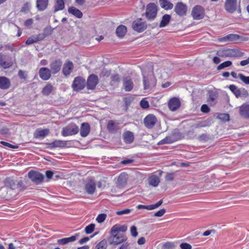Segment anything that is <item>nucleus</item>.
Wrapping results in <instances>:
<instances>
[{
	"instance_id": "nucleus-1",
	"label": "nucleus",
	"mask_w": 249,
	"mask_h": 249,
	"mask_svg": "<svg viewBox=\"0 0 249 249\" xmlns=\"http://www.w3.org/2000/svg\"><path fill=\"white\" fill-rule=\"evenodd\" d=\"M143 76V89L150 90L156 85L157 80L151 72L147 73L145 71H142Z\"/></svg>"
},
{
	"instance_id": "nucleus-2",
	"label": "nucleus",
	"mask_w": 249,
	"mask_h": 249,
	"mask_svg": "<svg viewBox=\"0 0 249 249\" xmlns=\"http://www.w3.org/2000/svg\"><path fill=\"white\" fill-rule=\"evenodd\" d=\"M216 54L220 57H238L242 56L244 53L237 49H224L217 51Z\"/></svg>"
},
{
	"instance_id": "nucleus-3",
	"label": "nucleus",
	"mask_w": 249,
	"mask_h": 249,
	"mask_svg": "<svg viewBox=\"0 0 249 249\" xmlns=\"http://www.w3.org/2000/svg\"><path fill=\"white\" fill-rule=\"evenodd\" d=\"M158 7L154 3H148L146 7L144 13L146 18L148 21H153L157 17Z\"/></svg>"
},
{
	"instance_id": "nucleus-4",
	"label": "nucleus",
	"mask_w": 249,
	"mask_h": 249,
	"mask_svg": "<svg viewBox=\"0 0 249 249\" xmlns=\"http://www.w3.org/2000/svg\"><path fill=\"white\" fill-rule=\"evenodd\" d=\"M110 233L111 235L108 238V241L110 245H118L125 242L127 240V237L124 234Z\"/></svg>"
},
{
	"instance_id": "nucleus-5",
	"label": "nucleus",
	"mask_w": 249,
	"mask_h": 249,
	"mask_svg": "<svg viewBox=\"0 0 249 249\" xmlns=\"http://www.w3.org/2000/svg\"><path fill=\"white\" fill-rule=\"evenodd\" d=\"M249 40L248 37H245L237 34H229L223 37L218 39L219 42H235L238 40L240 41H247Z\"/></svg>"
},
{
	"instance_id": "nucleus-6",
	"label": "nucleus",
	"mask_w": 249,
	"mask_h": 249,
	"mask_svg": "<svg viewBox=\"0 0 249 249\" xmlns=\"http://www.w3.org/2000/svg\"><path fill=\"white\" fill-rule=\"evenodd\" d=\"M14 60L7 53H0V66L4 69L11 68L14 64Z\"/></svg>"
},
{
	"instance_id": "nucleus-7",
	"label": "nucleus",
	"mask_w": 249,
	"mask_h": 249,
	"mask_svg": "<svg viewBox=\"0 0 249 249\" xmlns=\"http://www.w3.org/2000/svg\"><path fill=\"white\" fill-rule=\"evenodd\" d=\"M224 7L225 10L229 13H233L237 9L238 12L241 13L240 5H238L237 0H226Z\"/></svg>"
},
{
	"instance_id": "nucleus-8",
	"label": "nucleus",
	"mask_w": 249,
	"mask_h": 249,
	"mask_svg": "<svg viewBox=\"0 0 249 249\" xmlns=\"http://www.w3.org/2000/svg\"><path fill=\"white\" fill-rule=\"evenodd\" d=\"M132 27L134 31L142 33L146 29L147 25L142 18H138L132 22Z\"/></svg>"
},
{
	"instance_id": "nucleus-9",
	"label": "nucleus",
	"mask_w": 249,
	"mask_h": 249,
	"mask_svg": "<svg viewBox=\"0 0 249 249\" xmlns=\"http://www.w3.org/2000/svg\"><path fill=\"white\" fill-rule=\"evenodd\" d=\"M79 129L75 124H71L63 128L62 135L63 136H68L75 135L78 133Z\"/></svg>"
},
{
	"instance_id": "nucleus-10",
	"label": "nucleus",
	"mask_w": 249,
	"mask_h": 249,
	"mask_svg": "<svg viewBox=\"0 0 249 249\" xmlns=\"http://www.w3.org/2000/svg\"><path fill=\"white\" fill-rule=\"evenodd\" d=\"M204 8L201 5H196L193 7L191 15L195 20H200L203 19L205 16Z\"/></svg>"
},
{
	"instance_id": "nucleus-11",
	"label": "nucleus",
	"mask_w": 249,
	"mask_h": 249,
	"mask_svg": "<svg viewBox=\"0 0 249 249\" xmlns=\"http://www.w3.org/2000/svg\"><path fill=\"white\" fill-rule=\"evenodd\" d=\"M28 176L32 181L36 184L42 183L44 178L43 175L34 170L29 171L28 173Z\"/></svg>"
},
{
	"instance_id": "nucleus-12",
	"label": "nucleus",
	"mask_w": 249,
	"mask_h": 249,
	"mask_svg": "<svg viewBox=\"0 0 249 249\" xmlns=\"http://www.w3.org/2000/svg\"><path fill=\"white\" fill-rule=\"evenodd\" d=\"M229 89L237 98H247L249 96L248 92L244 88L238 89L235 85H231L229 86Z\"/></svg>"
},
{
	"instance_id": "nucleus-13",
	"label": "nucleus",
	"mask_w": 249,
	"mask_h": 249,
	"mask_svg": "<svg viewBox=\"0 0 249 249\" xmlns=\"http://www.w3.org/2000/svg\"><path fill=\"white\" fill-rule=\"evenodd\" d=\"M85 190L89 195L93 194L96 190V183L95 180L91 178H89L85 183Z\"/></svg>"
},
{
	"instance_id": "nucleus-14",
	"label": "nucleus",
	"mask_w": 249,
	"mask_h": 249,
	"mask_svg": "<svg viewBox=\"0 0 249 249\" xmlns=\"http://www.w3.org/2000/svg\"><path fill=\"white\" fill-rule=\"evenodd\" d=\"M85 87V80L81 77L78 76L74 78L72 84L73 90L77 91L83 89Z\"/></svg>"
},
{
	"instance_id": "nucleus-15",
	"label": "nucleus",
	"mask_w": 249,
	"mask_h": 249,
	"mask_svg": "<svg viewBox=\"0 0 249 249\" xmlns=\"http://www.w3.org/2000/svg\"><path fill=\"white\" fill-rule=\"evenodd\" d=\"M99 82L98 76L95 74H90L87 79V89H94Z\"/></svg>"
},
{
	"instance_id": "nucleus-16",
	"label": "nucleus",
	"mask_w": 249,
	"mask_h": 249,
	"mask_svg": "<svg viewBox=\"0 0 249 249\" xmlns=\"http://www.w3.org/2000/svg\"><path fill=\"white\" fill-rule=\"evenodd\" d=\"M174 11L178 15L183 16L186 14L187 7L183 2H178L175 5Z\"/></svg>"
},
{
	"instance_id": "nucleus-17",
	"label": "nucleus",
	"mask_w": 249,
	"mask_h": 249,
	"mask_svg": "<svg viewBox=\"0 0 249 249\" xmlns=\"http://www.w3.org/2000/svg\"><path fill=\"white\" fill-rule=\"evenodd\" d=\"M157 119L153 114L148 115L144 119V124L145 126L148 128H153L156 124Z\"/></svg>"
},
{
	"instance_id": "nucleus-18",
	"label": "nucleus",
	"mask_w": 249,
	"mask_h": 249,
	"mask_svg": "<svg viewBox=\"0 0 249 249\" xmlns=\"http://www.w3.org/2000/svg\"><path fill=\"white\" fill-rule=\"evenodd\" d=\"M128 178V176L126 173H121L118 178L116 182L117 186L119 188H123L127 184Z\"/></svg>"
},
{
	"instance_id": "nucleus-19",
	"label": "nucleus",
	"mask_w": 249,
	"mask_h": 249,
	"mask_svg": "<svg viewBox=\"0 0 249 249\" xmlns=\"http://www.w3.org/2000/svg\"><path fill=\"white\" fill-rule=\"evenodd\" d=\"M62 65V62L60 59L55 60L50 64V68L53 73L55 74L59 71Z\"/></svg>"
},
{
	"instance_id": "nucleus-20",
	"label": "nucleus",
	"mask_w": 249,
	"mask_h": 249,
	"mask_svg": "<svg viewBox=\"0 0 249 249\" xmlns=\"http://www.w3.org/2000/svg\"><path fill=\"white\" fill-rule=\"evenodd\" d=\"M73 69V64L71 61L67 60L64 63L62 69L63 74L67 76L70 75Z\"/></svg>"
},
{
	"instance_id": "nucleus-21",
	"label": "nucleus",
	"mask_w": 249,
	"mask_h": 249,
	"mask_svg": "<svg viewBox=\"0 0 249 249\" xmlns=\"http://www.w3.org/2000/svg\"><path fill=\"white\" fill-rule=\"evenodd\" d=\"M168 105L171 110L175 111L180 106V102L178 98L174 97L169 101Z\"/></svg>"
},
{
	"instance_id": "nucleus-22",
	"label": "nucleus",
	"mask_w": 249,
	"mask_h": 249,
	"mask_svg": "<svg viewBox=\"0 0 249 249\" xmlns=\"http://www.w3.org/2000/svg\"><path fill=\"white\" fill-rule=\"evenodd\" d=\"M123 86L126 91H130L133 89L134 84L132 79L129 76H126L124 78Z\"/></svg>"
},
{
	"instance_id": "nucleus-23",
	"label": "nucleus",
	"mask_w": 249,
	"mask_h": 249,
	"mask_svg": "<svg viewBox=\"0 0 249 249\" xmlns=\"http://www.w3.org/2000/svg\"><path fill=\"white\" fill-rule=\"evenodd\" d=\"M40 77L43 80H48L51 76V71L47 68H41L39 71Z\"/></svg>"
},
{
	"instance_id": "nucleus-24",
	"label": "nucleus",
	"mask_w": 249,
	"mask_h": 249,
	"mask_svg": "<svg viewBox=\"0 0 249 249\" xmlns=\"http://www.w3.org/2000/svg\"><path fill=\"white\" fill-rule=\"evenodd\" d=\"M90 127L89 124L87 123H83L81 124L80 133L82 137H87L90 132Z\"/></svg>"
},
{
	"instance_id": "nucleus-25",
	"label": "nucleus",
	"mask_w": 249,
	"mask_h": 249,
	"mask_svg": "<svg viewBox=\"0 0 249 249\" xmlns=\"http://www.w3.org/2000/svg\"><path fill=\"white\" fill-rule=\"evenodd\" d=\"M11 86V82L9 78L5 76H0V89H7Z\"/></svg>"
},
{
	"instance_id": "nucleus-26",
	"label": "nucleus",
	"mask_w": 249,
	"mask_h": 249,
	"mask_svg": "<svg viewBox=\"0 0 249 249\" xmlns=\"http://www.w3.org/2000/svg\"><path fill=\"white\" fill-rule=\"evenodd\" d=\"M124 142L127 144L132 143L134 140L133 133L130 131H125L123 135Z\"/></svg>"
},
{
	"instance_id": "nucleus-27",
	"label": "nucleus",
	"mask_w": 249,
	"mask_h": 249,
	"mask_svg": "<svg viewBox=\"0 0 249 249\" xmlns=\"http://www.w3.org/2000/svg\"><path fill=\"white\" fill-rule=\"evenodd\" d=\"M239 114L244 118H249V105L243 104L240 107Z\"/></svg>"
},
{
	"instance_id": "nucleus-28",
	"label": "nucleus",
	"mask_w": 249,
	"mask_h": 249,
	"mask_svg": "<svg viewBox=\"0 0 249 249\" xmlns=\"http://www.w3.org/2000/svg\"><path fill=\"white\" fill-rule=\"evenodd\" d=\"M148 183L153 187H157L160 182V178L155 175H151L148 178Z\"/></svg>"
},
{
	"instance_id": "nucleus-29",
	"label": "nucleus",
	"mask_w": 249,
	"mask_h": 249,
	"mask_svg": "<svg viewBox=\"0 0 249 249\" xmlns=\"http://www.w3.org/2000/svg\"><path fill=\"white\" fill-rule=\"evenodd\" d=\"M54 4L53 6V12L56 13L65 8V3L64 0H54Z\"/></svg>"
},
{
	"instance_id": "nucleus-30",
	"label": "nucleus",
	"mask_w": 249,
	"mask_h": 249,
	"mask_svg": "<svg viewBox=\"0 0 249 249\" xmlns=\"http://www.w3.org/2000/svg\"><path fill=\"white\" fill-rule=\"evenodd\" d=\"M47 144L49 145V147L51 148H56V147H64L66 146V142L56 140L51 143H48Z\"/></svg>"
},
{
	"instance_id": "nucleus-31",
	"label": "nucleus",
	"mask_w": 249,
	"mask_h": 249,
	"mask_svg": "<svg viewBox=\"0 0 249 249\" xmlns=\"http://www.w3.org/2000/svg\"><path fill=\"white\" fill-rule=\"evenodd\" d=\"M49 0H36V7L38 11L45 10L48 7Z\"/></svg>"
},
{
	"instance_id": "nucleus-32",
	"label": "nucleus",
	"mask_w": 249,
	"mask_h": 249,
	"mask_svg": "<svg viewBox=\"0 0 249 249\" xmlns=\"http://www.w3.org/2000/svg\"><path fill=\"white\" fill-rule=\"evenodd\" d=\"M127 229V226L125 225L120 226L118 225H115L111 228L110 232L120 233V232L126 231Z\"/></svg>"
},
{
	"instance_id": "nucleus-33",
	"label": "nucleus",
	"mask_w": 249,
	"mask_h": 249,
	"mask_svg": "<svg viewBox=\"0 0 249 249\" xmlns=\"http://www.w3.org/2000/svg\"><path fill=\"white\" fill-rule=\"evenodd\" d=\"M78 235H73L70 237L64 238L57 240V243L60 245H64L70 242H73L77 239Z\"/></svg>"
},
{
	"instance_id": "nucleus-34",
	"label": "nucleus",
	"mask_w": 249,
	"mask_h": 249,
	"mask_svg": "<svg viewBox=\"0 0 249 249\" xmlns=\"http://www.w3.org/2000/svg\"><path fill=\"white\" fill-rule=\"evenodd\" d=\"M68 12L79 18L83 17L82 12L73 6L70 7L68 8Z\"/></svg>"
},
{
	"instance_id": "nucleus-35",
	"label": "nucleus",
	"mask_w": 249,
	"mask_h": 249,
	"mask_svg": "<svg viewBox=\"0 0 249 249\" xmlns=\"http://www.w3.org/2000/svg\"><path fill=\"white\" fill-rule=\"evenodd\" d=\"M126 32L127 28L126 26L123 25L119 26L116 30V35L120 38L123 37L126 34Z\"/></svg>"
},
{
	"instance_id": "nucleus-36",
	"label": "nucleus",
	"mask_w": 249,
	"mask_h": 249,
	"mask_svg": "<svg viewBox=\"0 0 249 249\" xmlns=\"http://www.w3.org/2000/svg\"><path fill=\"white\" fill-rule=\"evenodd\" d=\"M49 130L48 129H37L34 133V136L36 138L45 137L48 135Z\"/></svg>"
},
{
	"instance_id": "nucleus-37",
	"label": "nucleus",
	"mask_w": 249,
	"mask_h": 249,
	"mask_svg": "<svg viewBox=\"0 0 249 249\" xmlns=\"http://www.w3.org/2000/svg\"><path fill=\"white\" fill-rule=\"evenodd\" d=\"M160 6L165 10L172 9L173 8V4L167 0H159Z\"/></svg>"
},
{
	"instance_id": "nucleus-38",
	"label": "nucleus",
	"mask_w": 249,
	"mask_h": 249,
	"mask_svg": "<svg viewBox=\"0 0 249 249\" xmlns=\"http://www.w3.org/2000/svg\"><path fill=\"white\" fill-rule=\"evenodd\" d=\"M171 16L168 14H165L163 15L162 17L161 20L160 24V27L162 28L167 26L171 20Z\"/></svg>"
},
{
	"instance_id": "nucleus-39",
	"label": "nucleus",
	"mask_w": 249,
	"mask_h": 249,
	"mask_svg": "<svg viewBox=\"0 0 249 249\" xmlns=\"http://www.w3.org/2000/svg\"><path fill=\"white\" fill-rule=\"evenodd\" d=\"M107 128L108 131L111 133L116 132L118 129L117 124H116L112 120L108 121L107 124Z\"/></svg>"
},
{
	"instance_id": "nucleus-40",
	"label": "nucleus",
	"mask_w": 249,
	"mask_h": 249,
	"mask_svg": "<svg viewBox=\"0 0 249 249\" xmlns=\"http://www.w3.org/2000/svg\"><path fill=\"white\" fill-rule=\"evenodd\" d=\"M176 140L174 135H171L166 137L164 139L159 142V144H163L165 143H171L175 142Z\"/></svg>"
},
{
	"instance_id": "nucleus-41",
	"label": "nucleus",
	"mask_w": 249,
	"mask_h": 249,
	"mask_svg": "<svg viewBox=\"0 0 249 249\" xmlns=\"http://www.w3.org/2000/svg\"><path fill=\"white\" fill-rule=\"evenodd\" d=\"M53 89V86L51 84H48L42 89V94L44 95H49Z\"/></svg>"
},
{
	"instance_id": "nucleus-42",
	"label": "nucleus",
	"mask_w": 249,
	"mask_h": 249,
	"mask_svg": "<svg viewBox=\"0 0 249 249\" xmlns=\"http://www.w3.org/2000/svg\"><path fill=\"white\" fill-rule=\"evenodd\" d=\"M217 118L223 122H227L230 120L229 115L227 113H220L217 115Z\"/></svg>"
},
{
	"instance_id": "nucleus-43",
	"label": "nucleus",
	"mask_w": 249,
	"mask_h": 249,
	"mask_svg": "<svg viewBox=\"0 0 249 249\" xmlns=\"http://www.w3.org/2000/svg\"><path fill=\"white\" fill-rule=\"evenodd\" d=\"M53 29L50 26H47L43 29V34L47 37L52 34Z\"/></svg>"
},
{
	"instance_id": "nucleus-44",
	"label": "nucleus",
	"mask_w": 249,
	"mask_h": 249,
	"mask_svg": "<svg viewBox=\"0 0 249 249\" xmlns=\"http://www.w3.org/2000/svg\"><path fill=\"white\" fill-rule=\"evenodd\" d=\"M2 46L0 47V48H1ZM3 47L4 48L5 50H9L11 52H14L17 51V48L13 44H7L4 45Z\"/></svg>"
},
{
	"instance_id": "nucleus-45",
	"label": "nucleus",
	"mask_w": 249,
	"mask_h": 249,
	"mask_svg": "<svg viewBox=\"0 0 249 249\" xmlns=\"http://www.w3.org/2000/svg\"><path fill=\"white\" fill-rule=\"evenodd\" d=\"M216 98V95L213 92H209L208 97V102L210 104H212L214 103V102Z\"/></svg>"
},
{
	"instance_id": "nucleus-46",
	"label": "nucleus",
	"mask_w": 249,
	"mask_h": 249,
	"mask_svg": "<svg viewBox=\"0 0 249 249\" xmlns=\"http://www.w3.org/2000/svg\"><path fill=\"white\" fill-rule=\"evenodd\" d=\"M107 243V242L105 239L102 240L96 246V249H106Z\"/></svg>"
},
{
	"instance_id": "nucleus-47",
	"label": "nucleus",
	"mask_w": 249,
	"mask_h": 249,
	"mask_svg": "<svg viewBox=\"0 0 249 249\" xmlns=\"http://www.w3.org/2000/svg\"><path fill=\"white\" fill-rule=\"evenodd\" d=\"M111 83L114 84L115 83H118L120 81V75L118 73L114 74L110 77Z\"/></svg>"
},
{
	"instance_id": "nucleus-48",
	"label": "nucleus",
	"mask_w": 249,
	"mask_h": 249,
	"mask_svg": "<svg viewBox=\"0 0 249 249\" xmlns=\"http://www.w3.org/2000/svg\"><path fill=\"white\" fill-rule=\"evenodd\" d=\"M231 65H232V62L231 61H225L223 63H221V64H220L217 67V70H222L226 67H228L231 66Z\"/></svg>"
},
{
	"instance_id": "nucleus-49",
	"label": "nucleus",
	"mask_w": 249,
	"mask_h": 249,
	"mask_svg": "<svg viewBox=\"0 0 249 249\" xmlns=\"http://www.w3.org/2000/svg\"><path fill=\"white\" fill-rule=\"evenodd\" d=\"M94 228L95 224H90L85 228V231L87 234H90L94 231Z\"/></svg>"
},
{
	"instance_id": "nucleus-50",
	"label": "nucleus",
	"mask_w": 249,
	"mask_h": 249,
	"mask_svg": "<svg viewBox=\"0 0 249 249\" xmlns=\"http://www.w3.org/2000/svg\"><path fill=\"white\" fill-rule=\"evenodd\" d=\"M111 74V71L108 70L105 68L102 69L101 73L100 74V77H109Z\"/></svg>"
},
{
	"instance_id": "nucleus-51",
	"label": "nucleus",
	"mask_w": 249,
	"mask_h": 249,
	"mask_svg": "<svg viewBox=\"0 0 249 249\" xmlns=\"http://www.w3.org/2000/svg\"><path fill=\"white\" fill-rule=\"evenodd\" d=\"M30 8L31 4L29 2H26L23 4L20 12L27 13L30 11Z\"/></svg>"
},
{
	"instance_id": "nucleus-52",
	"label": "nucleus",
	"mask_w": 249,
	"mask_h": 249,
	"mask_svg": "<svg viewBox=\"0 0 249 249\" xmlns=\"http://www.w3.org/2000/svg\"><path fill=\"white\" fill-rule=\"evenodd\" d=\"M175 177V173H167L165 177V179L166 181H171L174 179Z\"/></svg>"
},
{
	"instance_id": "nucleus-53",
	"label": "nucleus",
	"mask_w": 249,
	"mask_h": 249,
	"mask_svg": "<svg viewBox=\"0 0 249 249\" xmlns=\"http://www.w3.org/2000/svg\"><path fill=\"white\" fill-rule=\"evenodd\" d=\"M238 77L245 84H249V76H246L242 73H239Z\"/></svg>"
},
{
	"instance_id": "nucleus-54",
	"label": "nucleus",
	"mask_w": 249,
	"mask_h": 249,
	"mask_svg": "<svg viewBox=\"0 0 249 249\" xmlns=\"http://www.w3.org/2000/svg\"><path fill=\"white\" fill-rule=\"evenodd\" d=\"M36 40L35 36H33L28 37L25 42V44L27 45H31L34 43H36Z\"/></svg>"
},
{
	"instance_id": "nucleus-55",
	"label": "nucleus",
	"mask_w": 249,
	"mask_h": 249,
	"mask_svg": "<svg viewBox=\"0 0 249 249\" xmlns=\"http://www.w3.org/2000/svg\"><path fill=\"white\" fill-rule=\"evenodd\" d=\"M140 106L142 108L146 109L149 107V105L148 102L145 98L142 99L140 102Z\"/></svg>"
},
{
	"instance_id": "nucleus-56",
	"label": "nucleus",
	"mask_w": 249,
	"mask_h": 249,
	"mask_svg": "<svg viewBox=\"0 0 249 249\" xmlns=\"http://www.w3.org/2000/svg\"><path fill=\"white\" fill-rule=\"evenodd\" d=\"M106 217V214L101 213L98 215L97 217L96 218V220L98 223H101L105 220Z\"/></svg>"
},
{
	"instance_id": "nucleus-57",
	"label": "nucleus",
	"mask_w": 249,
	"mask_h": 249,
	"mask_svg": "<svg viewBox=\"0 0 249 249\" xmlns=\"http://www.w3.org/2000/svg\"><path fill=\"white\" fill-rule=\"evenodd\" d=\"M162 247L163 249H173L174 245L172 242H167L163 245Z\"/></svg>"
},
{
	"instance_id": "nucleus-58",
	"label": "nucleus",
	"mask_w": 249,
	"mask_h": 249,
	"mask_svg": "<svg viewBox=\"0 0 249 249\" xmlns=\"http://www.w3.org/2000/svg\"><path fill=\"white\" fill-rule=\"evenodd\" d=\"M0 143L2 144L4 146H7V147H8L9 148H13V149H17L18 148V145H12L8 142H4V141H1L0 142Z\"/></svg>"
},
{
	"instance_id": "nucleus-59",
	"label": "nucleus",
	"mask_w": 249,
	"mask_h": 249,
	"mask_svg": "<svg viewBox=\"0 0 249 249\" xmlns=\"http://www.w3.org/2000/svg\"><path fill=\"white\" fill-rule=\"evenodd\" d=\"M18 76L21 79H26L27 78V74L25 71L20 70L18 72Z\"/></svg>"
},
{
	"instance_id": "nucleus-60",
	"label": "nucleus",
	"mask_w": 249,
	"mask_h": 249,
	"mask_svg": "<svg viewBox=\"0 0 249 249\" xmlns=\"http://www.w3.org/2000/svg\"><path fill=\"white\" fill-rule=\"evenodd\" d=\"M180 248L181 249H192V246L187 243H182L180 244Z\"/></svg>"
},
{
	"instance_id": "nucleus-61",
	"label": "nucleus",
	"mask_w": 249,
	"mask_h": 249,
	"mask_svg": "<svg viewBox=\"0 0 249 249\" xmlns=\"http://www.w3.org/2000/svg\"><path fill=\"white\" fill-rule=\"evenodd\" d=\"M166 212L165 209H162L154 213V216L157 217H161Z\"/></svg>"
},
{
	"instance_id": "nucleus-62",
	"label": "nucleus",
	"mask_w": 249,
	"mask_h": 249,
	"mask_svg": "<svg viewBox=\"0 0 249 249\" xmlns=\"http://www.w3.org/2000/svg\"><path fill=\"white\" fill-rule=\"evenodd\" d=\"M131 212V210L128 209L123 210L122 211H117L116 214L118 215H121L123 214H128Z\"/></svg>"
},
{
	"instance_id": "nucleus-63",
	"label": "nucleus",
	"mask_w": 249,
	"mask_h": 249,
	"mask_svg": "<svg viewBox=\"0 0 249 249\" xmlns=\"http://www.w3.org/2000/svg\"><path fill=\"white\" fill-rule=\"evenodd\" d=\"M131 234L133 237H136L138 235L137 228L135 226H132L130 228Z\"/></svg>"
},
{
	"instance_id": "nucleus-64",
	"label": "nucleus",
	"mask_w": 249,
	"mask_h": 249,
	"mask_svg": "<svg viewBox=\"0 0 249 249\" xmlns=\"http://www.w3.org/2000/svg\"><path fill=\"white\" fill-rule=\"evenodd\" d=\"M201 111L204 113H208L210 109L207 105L204 104L201 107Z\"/></svg>"
}]
</instances>
